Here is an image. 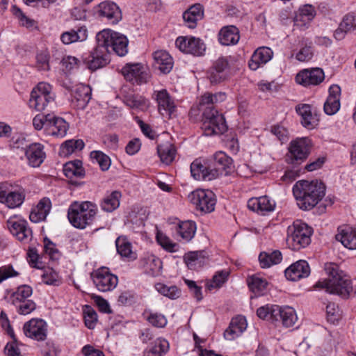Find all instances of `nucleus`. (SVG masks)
Wrapping results in <instances>:
<instances>
[{
    "mask_svg": "<svg viewBox=\"0 0 356 356\" xmlns=\"http://www.w3.org/2000/svg\"><path fill=\"white\" fill-rule=\"evenodd\" d=\"M324 269L328 277L318 281L314 287L323 289L331 294L340 296L343 298H348L353 291L349 276L341 270L339 266L334 263L325 264Z\"/></svg>",
    "mask_w": 356,
    "mask_h": 356,
    "instance_id": "f257e3e1",
    "label": "nucleus"
},
{
    "mask_svg": "<svg viewBox=\"0 0 356 356\" xmlns=\"http://www.w3.org/2000/svg\"><path fill=\"white\" fill-rule=\"evenodd\" d=\"M293 193L300 209H313L324 197L325 186L321 181L300 180L293 186Z\"/></svg>",
    "mask_w": 356,
    "mask_h": 356,
    "instance_id": "f03ea898",
    "label": "nucleus"
},
{
    "mask_svg": "<svg viewBox=\"0 0 356 356\" xmlns=\"http://www.w3.org/2000/svg\"><path fill=\"white\" fill-rule=\"evenodd\" d=\"M97 211V206L92 202L75 201L68 208L67 218L73 227L83 229L92 224Z\"/></svg>",
    "mask_w": 356,
    "mask_h": 356,
    "instance_id": "7ed1b4c3",
    "label": "nucleus"
},
{
    "mask_svg": "<svg viewBox=\"0 0 356 356\" xmlns=\"http://www.w3.org/2000/svg\"><path fill=\"white\" fill-rule=\"evenodd\" d=\"M97 43L102 48L107 49L108 54L113 51L119 56L128 53L129 40L124 35L111 29H104L96 35Z\"/></svg>",
    "mask_w": 356,
    "mask_h": 356,
    "instance_id": "20e7f679",
    "label": "nucleus"
},
{
    "mask_svg": "<svg viewBox=\"0 0 356 356\" xmlns=\"http://www.w3.org/2000/svg\"><path fill=\"white\" fill-rule=\"evenodd\" d=\"M312 229L301 220H296L288 227L286 242L293 250L305 248L311 242Z\"/></svg>",
    "mask_w": 356,
    "mask_h": 356,
    "instance_id": "39448f33",
    "label": "nucleus"
},
{
    "mask_svg": "<svg viewBox=\"0 0 356 356\" xmlns=\"http://www.w3.org/2000/svg\"><path fill=\"white\" fill-rule=\"evenodd\" d=\"M311 140L307 137L297 138L290 142L286 161L288 163L297 165L304 162L310 154Z\"/></svg>",
    "mask_w": 356,
    "mask_h": 356,
    "instance_id": "423d86ee",
    "label": "nucleus"
},
{
    "mask_svg": "<svg viewBox=\"0 0 356 356\" xmlns=\"http://www.w3.org/2000/svg\"><path fill=\"white\" fill-rule=\"evenodd\" d=\"M54 98L51 86L45 82H40L31 92L29 106L38 111H42L49 105L54 103Z\"/></svg>",
    "mask_w": 356,
    "mask_h": 356,
    "instance_id": "0eeeda50",
    "label": "nucleus"
},
{
    "mask_svg": "<svg viewBox=\"0 0 356 356\" xmlns=\"http://www.w3.org/2000/svg\"><path fill=\"white\" fill-rule=\"evenodd\" d=\"M202 129L205 136L222 134L227 130L225 119L216 110H207L203 112Z\"/></svg>",
    "mask_w": 356,
    "mask_h": 356,
    "instance_id": "6e6552de",
    "label": "nucleus"
},
{
    "mask_svg": "<svg viewBox=\"0 0 356 356\" xmlns=\"http://www.w3.org/2000/svg\"><path fill=\"white\" fill-rule=\"evenodd\" d=\"M25 190L8 182L0 184V202L10 209L19 208L24 202Z\"/></svg>",
    "mask_w": 356,
    "mask_h": 356,
    "instance_id": "1a4fd4ad",
    "label": "nucleus"
},
{
    "mask_svg": "<svg viewBox=\"0 0 356 356\" xmlns=\"http://www.w3.org/2000/svg\"><path fill=\"white\" fill-rule=\"evenodd\" d=\"M188 197L196 209L202 212L211 213L215 209L216 199L211 191L197 189L191 193Z\"/></svg>",
    "mask_w": 356,
    "mask_h": 356,
    "instance_id": "9d476101",
    "label": "nucleus"
},
{
    "mask_svg": "<svg viewBox=\"0 0 356 356\" xmlns=\"http://www.w3.org/2000/svg\"><path fill=\"white\" fill-rule=\"evenodd\" d=\"M91 277L97 289L101 292L113 290L118 285V278L109 269L102 267L91 273Z\"/></svg>",
    "mask_w": 356,
    "mask_h": 356,
    "instance_id": "9b49d317",
    "label": "nucleus"
},
{
    "mask_svg": "<svg viewBox=\"0 0 356 356\" xmlns=\"http://www.w3.org/2000/svg\"><path fill=\"white\" fill-rule=\"evenodd\" d=\"M124 79L134 84L141 85L147 82L149 74L141 63H128L122 68Z\"/></svg>",
    "mask_w": 356,
    "mask_h": 356,
    "instance_id": "f8f14e48",
    "label": "nucleus"
},
{
    "mask_svg": "<svg viewBox=\"0 0 356 356\" xmlns=\"http://www.w3.org/2000/svg\"><path fill=\"white\" fill-rule=\"evenodd\" d=\"M229 67L227 57L220 56L216 60L207 71V78L211 84H218L228 78Z\"/></svg>",
    "mask_w": 356,
    "mask_h": 356,
    "instance_id": "ddd939ff",
    "label": "nucleus"
},
{
    "mask_svg": "<svg viewBox=\"0 0 356 356\" xmlns=\"http://www.w3.org/2000/svg\"><path fill=\"white\" fill-rule=\"evenodd\" d=\"M175 44L182 52L196 56L204 55L206 50L205 44L202 40L195 37H178Z\"/></svg>",
    "mask_w": 356,
    "mask_h": 356,
    "instance_id": "4468645a",
    "label": "nucleus"
},
{
    "mask_svg": "<svg viewBox=\"0 0 356 356\" xmlns=\"http://www.w3.org/2000/svg\"><path fill=\"white\" fill-rule=\"evenodd\" d=\"M24 334L37 341H44L47 335V324L40 318H32L23 326Z\"/></svg>",
    "mask_w": 356,
    "mask_h": 356,
    "instance_id": "2eb2a0df",
    "label": "nucleus"
},
{
    "mask_svg": "<svg viewBox=\"0 0 356 356\" xmlns=\"http://www.w3.org/2000/svg\"><path fill=\"white\" fill-rule=\"evenodd\" d=\"M7 227L11 234L20 241H27L32 235V231L28 227L27 221L16 216L8 220Z\"/></svg>",
    "mask_w": 356,
    "mask_h": 356,
    "instance_id": "dca6fc26",
    "label": "nucleus"
},
{
    "mask_svg": "<svg viewBox=\"0 0 356 356\" xmlns=\"http://www.w3.org/2000/svg\"><path fill=\"white\" fill-rule=\"evenodd\" d=\"M63 86L72 92V102L76 103V108H85L91 99V88L84 84H79L74 87L65 83Z\"/></svg>",
    "mask_w": 356,
    "mask_h": 356,
    "instance_id": "f3484780",
    "label": "nucleus"
},
{
    "mask_svg": "<svg viewBox=\"0 0 356 356\" xmlns=\"http://www.w3.org/2000/svg\"><path fill=\"white\" fill-rule=\"evenodd\" d=\"M324 79V72L319 67L302 70L296 76V82L304 86L318 85Z\"/></svg>",
    "mask_w": 356,
    "mask_h": 356,
    "instance_id": "a211bd4d",
    "label": "nucleus"
},
{
    "mask_svg": "<svg viewBox=\"0 0 356 356\" xmlns=\"http://www.w3.org/2000/svg\"><path fill=\"white\" fill-rule=\"evenodd\" d=\"M97 15L106 19L111 24H117L122 19L121 11L118 6L111 1H106L96 7Z\"/></svg>",
    "mask_w": 356,
    "mask_h": 356,
    "instance_id": "6ab92c4d",
    "label": "nucleus"
},
{
    "mask_svg": "<svg viewBox=\"0 0 356 356\" xmlns=\"http://www.w3.org/2000/svg\"><path fill=\"white\" fill-rule=\"evenodd\" d=\"M110 62L108 50L100 47L97 43V47L90 53L86 59V63L88 69L95 71L99 68L104 67Z\"/></svg>",
    "mask_w": 356,
    "mask_h": 356,
    "instance_id": "aec40b11",
    "label": "nucleus"
},
{
    "mask_svg": "<svg viewBox=\"0 0 356 356\" xmlns=\"http://www.w3.org/2000/svg\"><path fill=\"white\" fill-rule=\"evenodd\" d=\"M24 154L29 165L33 168L40 167L46 158L44 146L38 143L26 145Z\"/></svg>",
    "mask_w": 356,
    "mask_h": 356,
    "instance_id": "412c9836",
    "label": "nucleus"
},
{
    "mask_svg": "<svg viewBox=\"0 0 356 356\" xmlns=\"http://www.w3.org/2000/svg\"><path fill=\"white\" fill-rule=\"evenodd\" d=\"M248 207L261 215H266L273 212L276 207V202L267 195L250 198L248 202Z\"/></svg>",
    "mask_w": 356,
    "mask_h": 356,
    "instance_id": "4be33fe9",
    "label": "nucleus"
},
{
    "mask_svg": "<svg viewBox=\"0 0 356 356\" xmlns=\"http://www.w3.org/2000/svg\"><path fill=\"white\" fill-rule=\"evenodd\" d=\"M191 173L196 180L211 181L217 178V171L211 165H204L200 159H195L191 164Z\"/></svg>",
    "mask_w": 356,
    "mask_h": 356,
    "instance_id": "5701e85b",
    "label": "nucleus"
},
{
    "mask_svg": "<svg viewBox=\"0 0 356 356\" xmlns=\"http://www.w3.org/2000/svg\"><path fill=\"white\" fill-rule=\"evenodd\" d=\"M311 270L309 264L305 260H299L288 267L285 271V277L291 281H298L307 277Z\"/></svg>",
    "mask_w": 356,
    "mask_h": 356,
    "instance_id": "b1692460",
    "label": "nucleus"
},
{
    "mask_svg": "<svg viewBox=\"0 0 356 356\" xmlns=\"http://www.w3.org/2000/svg\"><path fill=\"white\" fill-rule=\"evenodd\" d=\"M153 98L156 101L159 111L162 115H168L170 116L175 111L174 101L166 90L155 91Z\"/></svg>",
    "mask_w": 356,
    "mask_h": 356,
    "instance_id": "393cba45",
    "label": "nucleus"
},
{
    "mask_svg": "<svg viewBox=\"0 0 356 356\" xmlns=\"http://www.w3.org/2000/svg\"><path fill=\"white\" fill-rule=\"evenodd\" d=\"M154 68L163 74H168L172 69L174 62L172 56L164 50H158L152 54Z\"/></svg>",
    "mask_w": 356,
    "mask_h": 356,
    "instance_id": "a878e982",
    "label": "nucleus"
},
{
    "mask_svg": "<svg viewBox=\"0 0 356 356\" xmlns=\"http://www.w3.org/2000/svg\"><path fill=\"white\" fill-rule=\"evenodd\" d=\"M247 321L243 316L233 318L229 327L224 332V337L227 340H234L238 337L247 328Z\"/></svg>",
    "mask_w": 356,
    "mask_h": 356,
    "instance_id": "bb28decb",
    "label": "nucleus"
},
{
    "mask_svg": "<svg viewBox=\"0 0 356 356\" xmlns=\"http://www.w3.org/2000/svg\"><path fill=\"white\" fill-rule=\"evenodd\" d=\"M340 93L339 86L333 85L329 88V95L324 104V111L327 115L335 114L340 108Z\"/></svg>",
    "mask_w": 356,
    "mask_h": 356,
    "instance_id": "cd10ccee",
    "label": "nucleus"
},
{
    "mask_svg": "<svg viewBox=\"0 0 356 356\" xmlns=\"http://www.w3.org/2000/svg\"><path fill=\"white\" fill-rule=\"evenodd\" d=\"M273 56V52L269 47H259L252 54L251 59L249 61V67L252 70H256L261 65L266 64L270 60Z\"/></svg>",
    "mask_w": 356,
    "mask_h": 356,
    "instance_id": "c85d7f7f",
    "label": "nucleus"
},
{
    "mask_svg": "<svg viewBox=\"0 0 356 356\" xmlns=\"http://www.w3.org/2000/svg\"><path fill=\"white\" fill-rule=\"evenodd\" d=\"M123 103L131 109L145 111L149 107V101L145 97L135 93H127L123 95Z\"/></svg>",
    "mask_w": 356,
    "mask_h": 356,
    "instance_id": "c756f323",
    "label": "nucleus"
},
{
    "mask_svg": "<svg viewBox=\"0 0 356 356\" xmlns=\"http://www.w3.org/2000/svg\"><path fill=\"white\" fill-rule=\"evenodd\" d=\"M239 39V31L235 26H224L218 33V41L224 46L236 44Z\"/></svg>",
    "mask_w": 356,
    "mask_h": 356,
    "instance_id": "7c9ffc66",
    "label": "nucleus"
},
{
    "mask_svg": "<svg viewBox=\"0 0 356 356\" xmlns=\"http://www.w3.org/2000/svg\"><path fill=\"white\" fill-rule=\"evenodd\" d=\"M51 208V202L49 198H42L33 208L29 215L31 222L37 223L44 220Z\"/></svg>",
    "mask_w": 356,
    "mask_h": 356,
    "instance_id": "2f4dec72",
    "label": "nucleus"
},
{
    "mask_svg": "<svg viewBox=\"0 0 356 356\" xmlns=\"http://www.w3.org/2000/svg\"><path fill=\"white\" fill-rule=\"evenodd\" d=\"M337 241L350 250L356 249V229L346 226L339 229V233L335 236Z\"/></svg>",
    "mask_w": 356,
    "mask_h": 356,
    "instance_id": "473e14b6",
    "label": "nucleus"
},
{
    "mask_svg": "<svg viewBox=\"0 0 356 356\" xmlns=\"http://www.w3.org/2000/svg\"><path fill=\"white\" fill-rule=\"evenodd\" d=\"M203 16V6L200 3H196L184 13L183 19L188 28L194 29L197 26V22L201 20Z\"/></svg>",
    "mask_w": 356,
    "mask_h": 356,
    "instance_id": "72a5a7b5",
    "label": "nucleus"
},
{
    "mask_svg": "<svg viewBox=\"0 0 356 356\" xmlns=\"http://www.w3.org/2000/svg\"><path fill=\"white\" fill-rule=\"evenodd\" d=\"M356 29V16L353 14L346 15L339 28L334 31V36L337 40H341L345 38L347 33L352 32Z\"/></svg>",
    "mask_w": 356,
    "mask_h": 356,
    "instance_id": "f704fd0d",
    "label": "nucleus"
},
{
    "mask_svg": "<svg viewBox=\"0 0 356 356\" xmlns=\"http://www.w3.org/2000/svg\"><path fill=\"white\" fill-rule=\"evenodd\" d=\"M232 159L223 152H218L213 154L210 165L211 170L217 171V177L222 174L223 170L230 168Z\"/></svg>",
    "mask_w": 356,
    "mask_h": 356,
    "instance_id": "c9c22d12",
    "label": "nucleus"
},
{
    "mask_svg": "<svg viewBox=\"0 0 356 356\" xmlns=\"http://www.w3.org/2000/svg\"><path fill=\"white\" fill-rule=\"evenodd\" d=\"M68 124L62 118L54 115L48 128L47 135L56 138H63L67 131Z\"/></svg>",
    "mask_w": 356,
    "mask_h": 356,
    "instance_id": "e433bc0d",
    "label": "nucleus"
},
{
    "mask_svg": "<svg viewBox=\"0 0 356 356\" xmlns=\"http://www.w3.org/2000/svg\"><path fill=\"white\" fill-rule=\"evenodd\" d=\"M196 229V224L192 220L181 221L176 227L178 236L185 242H189L193 238Z\"/></svg>",
    "mask_w": 356,
    "mask_h": 356,
    "instance_id": "4c0bfd02",
    "label": "nucleus"
},
{
    "mask_svg": "<svg viewBox=\"0 0 356 356\" xmlns=\"http://www.w3.org/2000/svg\"><path fill=\"white\" fill-rule=\"evenodd\" d=\"M33 294L31 286L24 284L18 286L8 297V302L15 307L24 301L29 300Z\"/></svg>",
    "mask_w": 356,
    "mask_h": 356,
    "instance_id": "58836bf2",
    "label": "nucleus"
},
{
    "mask_svg": "<svg viewBox=\"0 0 356 356\" xmlns=\"http://www.w3.org/2000/svg\"><path fill=\"white\" fill-rule=\"evenodd\" d=\"M87 37V29L85 26H81L76 30L72 29L63 33L60 36V40L65 44H70L78 41H84Z\"/></svg>",
    "mask_w": 356,
    "mask_h": 356,
    "instance_id": "ea45409f",
    "label": "nucleus"
},
{
    "mask_svg": "<svg viewBox=\"0 0 356 356\" xmlns=\"http://www.w3.org/2000/svg\"><path fill=\"white\" fill-rule=\"evenodd\" d=\"M157 152L161 162L169 165L175 158L176 149L172 144L165 142L158 145Z\"/></svg>",
    "mask_w": 356,
    "mask_h": 356,
    "instance_id": "a19ab883",
    "label": "nucleus"
},
{
    "mask_svg": "<svg viewBox=\"0 0 356 356\" xmlns=\"http://www.w3.org/2000/svg\"><path fill=\"white\" fill-rule=\"evenodd\" d=\"M121 197L120 192L118 191H113L101 200V209L106 212H113L119 207Z\"/></svg>",
    "mask_w": 356,
    "mask_h": 356,
    "instance_id": "79ce46f5",
    "label": "nucleus"
},
{
    "mask_svg": "<svg viewBox=\"0 0 356 356\" xmlns=\"http://www.w3.org/2000/svg\"><path fill=\"white\" fill-rule=\"evenodd\" d=\"M63 172L69 179L74 177L83 178L85 176V170L82 166V161L80 160L66 163L63 166Z\"/></svg>",
    "mask_w": 356,
    "mask_h": 356,
    "instance_id": "37998d69",
    "label": "nucleus"
},
{
    "mask_svg": "<svg viewBox=\"0 0 356 356\" xmlns=\"http://www.w3.org/2000/svg\"><path fill=\"white\" fill-rule=\"evenodd\" d=\"M168 350V341L164 339H157L153 345L144 351L143 356H163Z\"/></svg>",
    "mask_w": 356,
    "mask_h": 356,
    "instance_id": "c03bdc74",
    "label": "nucleus"
},
{
    "mask_svg": "<svg viewBox=\"0 0 356 356\" xmlns=\"http://www.w3.org/2000/svg\"><path fill=\"white\" fill-rule=\"evenodd\" d=\"M145 270L152 275L159 274L162 268V261L156 256L147 254L142 259Z\"/></svg>",
    "mask_w": 356,
    "mask_h": 356,
    "instance_id": "a18cd8bd",
    "label": "nucleus"
},
{
    "mask_svg": "<svg viewBox=\"0 0 356 356\" xmlns=\"http://www.w3.org/2000/svg\"><path fill=\"white\" fill-rule=\"evenodd\" d=\"M184 260L190 269L196 270L207 261V258L204 255V252L195 251L185 254Z\"/></svg>",
    "mask_w": 356,
    "mask_h": 356,
    "instance_id": "49530a36",
    "label": "nucleus"
},
{
    "mask_svg": "<svg viewBox=\"0 0 356 356\" xmlns=\"http://www.w3.org/2000/svg\"><path fill=\"white\" fill-rule=\"evenodd\" d=\"M280 312L279 305L270 304L261 306L257 310V314L259 318L273 322L277 321V315Z\"/></svg>",
    "mask_w": 356,
    "mask_h": 356,
    "instance_id": "de8ad7c7",
    "label": "nucleus"
},
{
    "mask_svg": "<svg viewBox=\"0 0 356 356\" xmlns=\"http://www.w3.org/2000/svg\"><path fill=\"white\" fill-rule=\"evenodd\" d=\"M282 255L279 250H275L271 252H261L259 256L260 266L263 268H269L273 265L277 264L281 262Z\"/></svg>",
    "mask_w": 356,
    "mask_h": 356,
    "instance_id": "09e8293b",
    "label": "nucleus"
},
{
    "mask_svg": "<svg viewBox=\"0 0 356 356\" xmlns=\"http://www.w3.org/2000/svg\"><path fill=\"white\" fill-rule=\"evenodd\" d=\"M280 314L277 315V321H281L284 327H289L294 325L298 320L296 311L291 307H280Z\"/></svg>",
    "mask_w": 356,
    "mask_h": 356,
    "instance_id": "8fccbe9b",
    "label": "nucleus"
},
{
    "mask_svg": "<svg viewBox=\"0 0 356 356\" xmlns=\"http://www.w3.org/2000/svg\"><path fill=\"white\" fill-rule=\"evenodd\" d=\"M116 249L119 254L123 257L135 259L136 255L132 251V245L127 237L121 236L115 241Z\"/></svg>",
    "mask_w": 356,
    "mask_h": 356,
    "instance_id": "3c124183",
    "label": "nucleus"
},
{
    "mask_svg": "<svg viewBox=\"0 0 356 356\" xmlns=\"http://www.w3.org/2000/svg\"><path fill=\"white\" fill-rule=\"evenodd\" d=\"M229 275V272L227 270L217 271L212 279L207 282L206 289L212 291L220 288L227 282Z\"/></svg>",
    "mask_w": 356,
    "mask_h": 356,
    "instance_id": "603ef678",
    "label": "nucleus"
},
{
    "mask_svg": "<svg viewBox=\"0 0 356 356\" xmlns=\"http://www.w3.org/2000/svg\"><path fill=\"white\" fill-rule=\"evenodd\" d=\"M90 157L99 164L102 170L106 171L109 169L111 164V159L102 151L91 152Z\"/></svg>",
    "mask_w": 356,
    "mask_h": 356,
    "instance_id": "864d4df0",
    "label": "nucleus"
},
{
    "mask_svg": "<svg viewBox=\"0 0 356 356\" xmlns=\"http://www.w3.org/2000/svg\"><path fill=\"white\" fill-rule=\"evenodd\" d=\"M85 146L82 140H70L65 141L60 147L64 155L71 154L76 150H81Z\"/></svg>",
    "mask_w": 356,
    "mask_h": 356,
    "instance_id": "5fc2aeb1",
    "label": "nucleus"
},
{
    "mask_svg": "<svg viewBox=\"0 0 356 356\" xmlns=\"http://www.w3.org/2000/svg\"><path fill=\"white\" fill-rule=\"evenodd\" d=\"M156 238L158 243L166 251L175 252L177 250V244L174 243L165 234L158 232Z\"/></svg>",
    "mask_w": 356,
    "mask_h": 356,
    "instance_id": "6e6d98bb",
    "label": "nucleus"
},
{
    "mask_svg": "<svg viewBox=\"0 0 356 356\" xmlns=\"http://www.w3.org/2000/svg\"><path fill=\"white\" fill-rule=\"evenodd\" d=\"M248 285L250 289L255 293H259L266 289L267 282L257 275L249 277L247 280Z\"/></svg>",
    "mask_w": 356,
    "mask_h": 356,
    "instance_id": "4d7b16f0",
    "label": "nucleus"
},
{
    "mask_svg": "<svg viewBox=\"0 0 356 356\" xmlns=\"http://www.w3.org/2000/svg\"><path fill=\"white\" fill-rule=\"evenodd\" d=\"M315 15V9L312 6L305 5L300 8L298 14L296 15V20L301 21L305 24L312 21Z\"/></svg>",
    "mask_w": 356,
    "mask_h": 356,
    "instance_id": "13d9d810",
    "label": "nucleus"
},
{
    "mask_svg": "<svg viewBox=\"0 0 356 356\" xmlns=\"http://www.w3.org/2000/svg\"><path fill=\"white\" fill-rule=\"evenodd\" d=\"M12 12L15 17L18 19L19 24L28 29L33 27L35 25V22L28 17L25 14L15 6L12 7Z\"/></svg>",
    "mask_w": 356,
    "mask_h": 356,
    "instance_id": "bf43d9fd",
    "label": "nucleus"
},
{
    "mask_svg": "<svg viewBox=\"0 0 356 356\" xmlns=\"http://www.w3.org/2000/svg\"><path fill=\"white\" fill-rule=\"evenodd\" d=\"M156 288L161 294L171 299L178 298L180 294V291L176 286H168L163 284H156Z\"/></svg>",
    "mask_w": 356,
    "mask_h": 356,
    "instance_id": "052dcab7",
    "label": "nucleus"
},
{
    "mask_svg": "<svg viewBox=\"0 0 356 356\" xmlns=\"http://www.w3.org/2000/svg\"><path fill=\"white\" fill-rule=\"evenodd\" d=\"M85 325L88 329H94L97 323V314L90 306H86L84 311Z\"/></svg>",
    "mask_w": 356,
    "mask_h": 356,
    "instance_id": "680f3d73",
    "label": "nucleus"
},
{
    "mask_svg": "<svg viewBox=\"0 0 356 356\" xmlns=\"http://www.w3.org/2000/svg\"><path fill=\"white\" fill-rule=\"evenodd\" d=\"M147 321L156 327H164L168 323L165 316L157 312H149L147 316Z\"/></svg>",
    "mask_w": 356,
    "mask_h": 356,
    "instance_id": "e2e57ef3",
    "label": "nucleus"
},
{
    "mask_svg": "<svg viewBox=\"0 0 356 356\" xmlns=\"http://www.w3.org/2000/svg\"><path fill=\"white\" fill-rule=\"evenodd\" d=\"M44 250L51 260H58L60 257V252L56 244L47 238L44 239Z\"/></svg>",
    "mask_w": 356,
    "mask_h": 356,
    "instance_id": "0e129e2a",
    "label": "nucleus"
},
{
    "mask_svg": "<svg viewBox=\"0 0 356 356\" xmlns=\"http://www.w3.org/2000/svg\"><path fill=\"white\" fill-rule=\"evenodd\" d=\"M42 276V282L49 285H58L60 282L58 273L52 268L44 270Z\"/></svg>",
    "mask_w": 356,
    "mask_h": 356,
    "instance_id": "69168bd1",
    "label": "nucleus"
},
{
    "mask_svg": "<svg viewBox=\"0 0 356 356\" xmlns=\"http://www.w3.org/2000/svg\"><path fill=\"white\" fill-rule=\"evenodd\" d=\"M17 312L21 315H27L31 314L36 309L35 302L29 299L15 306Z\"/></svg>",
    "mask_w": 356,
    "mask_h": 356,
    "instance_id": "338daca9",
    "label": "nucleus"
},
{
    "mask_svg": "<svg viewBox=\"0 0 356 356\" xmlns=\"http://www.w3.org/2000/svg\"><path fill=\"white\" fill-rule=\"evenodd\" d=\"M49 56L47 52H40L36 56V67L39 70L47 71L49 70Z\"/></svg>",
    "mask_w": 356,
    "mask_h": 356,
    "instance_id": "774afa93",
    "label": "nucleus"
}]
</instances>
